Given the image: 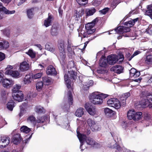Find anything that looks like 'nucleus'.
Returning <instances> with one entry per match:
<instances>
[{
    "label": "nucleus",
    "instance_id": "nucleus-58",
    "mask_svg": "<svg viewBox=\"0 0 152 152\" xmlns=\"http://www.w3.org/2000/svg\"><path fill=\"white\" fill-rule=\"evenodd\" d=\"M20 111L19 115L20 117H21L23 115L24 113V109L23 107V106L21 105L20 106Z\"/></svg>",
    "mask_w": 152,
    "mask_h": 152
},
{
    "label": "nucleus",
    "instance_id": "nucleus-43",
    "mask_svg": "<svg viewBox=\"0 0 152 152\" xmlns=\"http://www.w3.org/2000/svg\"><path fill=\"white\" fill-rule=\"evenodd\" d=\"M145 61L146 63L147 64L152 63V55H150L147 56L146 57Z\"/></svg>",
    "mask_w": 152,
    "mask_h": 152
},
{
    "label": "nucleus",
    "instance_id": "nucleus-55",
    "mask_svg": "<svg viewBox=\"0 0 152 152\" xmlns=\"http://www.w3.org/2000/svg\"><path fill=\"white\" fill-rule=\"evenodd\" d=\"M75 66L74 62L73 61H69L67 67L69 68H71L74 67Z\"/></svg>",
    "mask_w": 152,
    "mask_h": 152
},
{
    "label": "nucleus",
    "instance_id": "nucleus-35",
    "mask_svg": "<svg viewBox=\"0 0 152 152\" xmlns=\"http://www.w3.org/2000/svg\"><path fill=\"white\" fill-rule=\"evenodd\" d=\"M130 96V94L129 93H125L122 95V97H121V100L123 101V105L126 104V99Z\"/></svg>",
    "mask_w": 152,
    "mask_h": 152
},
{
    "label": "nucleus",
    "instance_id": "nucleus-1",
    "mask_svg": "<svg viewBox=\"0 0 152 152\" xmlns=\"http://www.w3.org/2000/svg\"><path fill=\"white\" fill-rule=\"evenodd\" d=\"M107 96V95L103 94H97L92 93L89 96L91 102L94 104H100L103 102V99Z\"/></svg>",
    "mask_w": 152,
    "mask_h": 152
},
{
    "label": "nucleus",
    "instance_id": "nucleus-28",
    "mask_svg": "<svg viewBox=\"0 0 152 152\" xmlns=\"http://www.w3.org/2000/svg\"><path fill=\"white\" fill-rule=\"evenodd\" d=\"M25 53L28 55L32 58H35L36 56V53L32 49H29Z\"/></svg>",
    "mask_w": 152,
    "mask_h": 152
},
{
    "label": "nucleus",
    "instance_id": "nucleus-59",
    "mask_svg": "<svg viewBox=\"0 0 152 152\" xmlns=\"http://www.w3.org/2000/svg\"><path fill=\"white\" fill-rule=\"evenodd\" d=\"M100 0H94L93 4L94 6H97L99 5L100 4Z\"/></svg>",
    "mask_w": 152,
    "mask_h": 152
},
{
    "label": "nucleus",
    "instance_id": "nucleus-22",
    "mask_svg": "<svg viewBox=\"0 0 152 152\" xmlns=\"http://www.w3.org/2000/svg\"><path fill=\"white\" fill-rule=\"evenodd\" d=\"M21 140L20 134L18 133L14 135L13 137L12 142L15 144H17L20 143Z\"/></svg>",
    "mask_w": 152,
    "mask_h": 152
},
{
    "label": "nucleus",
    "instance_id": "nucleus-10",
    "mask_svg": "<svg viewBox=\"0 0 152 152\" xmlns=\"http://www.w3.org/2000/svg\"><path fill=\"white\" fill-rule=\"evenodd\" d=\"M12 95L14 99L18 102L22 101L23 99V95L21 91L12 93Z\"/></svg>",
    "mask_w": 152,
    "mask_h": 152
},
{
    "label": "nucleus",
    "instance_id": "nucleus-41",
    "mask_svg": "<svg viewBox=\"0 0 152 152\" xmlns=\"http://www.w3.org/2000/svg\"><path fill=\"white\" fill-rule=\"evenodd\" d=\"M68 96L69 101V104H72V101L73 99L72 98V96L71 92L70 91H69L68 92Z\"/></svg>",
    "mask_w": 152,
    "mask_h": 152
},
{
    "label": "nucleus",
    "instance_id": "nucleus-57",
    "mask_svg": "<svg viewBox=\"0 0 152 152\" xmlns=\"http://www.w3.org/2000/svg\"><path fill=\"white\" fill-rule=\"evenodd\" d=\"M109 10V8L108 7L105 8L103 10H100L99 12L102 14L104 15L106 14Z\"/></svg>",
    "mask_w": 152,
    "mask_h": 152
},
{
    "label": "nucleus",
    "instance_id": "nucleus-34",
    "mask_svg": "<svg viewBox=\"0 0 152 152\" xmlns=\"http://www.w3.org/2000/svg\"><path fill=\"white\" fill-rule=\"evenodd\" d=\"M20 130L23 132L28 133L31 131V129L26 126H23L21 127Z\"/></svg>",
    "mask_w": 152,
    "mask_h": 152
},
{
    "label": "nucleus",
    "instance_id": "nucleus-31",
    "mask_svg": "<svg viewBox=\"0 0 152 152\" xmlns=\"http://www.w3.org/2000/svg\"><path fill=\"white\" fill-rule=\"evenodd\" d=\"M142 117V113L141 112L135 113L134 120L137 121Z\"/></svg>",
    "mask_w": 152,
    "mask_h": 152
},
{
    "label": "nucleus",
    "instance_id": "nucleus-33",
    "mask_svg": "<svg viewBox=\"0 0 152 152\" xmlns=\"http://www.w3.org/2000/svg\"><path fill=\"white\" fill-rule=\"evenodd\" d=\"M31 77L29 75H26L24 78L23 80L24 83L25 85H28L31 82Z\"/></svg>",
    "mask_w": 152,
    "mask_h": 152
},
{
    "label": "nucleus",
    "instance_id": "nucleus-23",
    "mask_svg": "<svg viewBox=\"0 0 152 152\" xmlns=\"http://www.w3.org/2000/svg\"><path fill=\"white\" fill-rule=\"evenodd\" d=\"M97 21V19H94L92 22L88 23L85 25V28L86 30L92 29L96 22Z\"/></svg>",
    "mask_w": 152,
    "mask_h": 152
},
{
    "label": "nucleus",
    "instance_id": "nucleus-7",
    "mask_svg": "<svg viewBox=\"0 0 152 152\" xmlns=\"http://www.w3.org/2000/svg\"><path fill=\"white\" fill-rule=\"evenodd\" d=\"M79 78L83 85V87L86 90H87L90 86L93 84V81L92 80H89L85 77H79Z\"/></svg>",
    "mask_w": 152,
    "mask_h": 152
},
{
    "label": "nucleus",
    "instance_id": "nucleus-45",
    "mask_svg": "<svg viewBox=\"0 0 152 152\" xmlns=\"http://www.w3.org/2000/svg\"><path fill=\"white\" fill-rule=\"evenodd\" d=\"M42 75V72H40L37 74L33 75L32 76V78L33 79H37L40 78Z\"/></svg>",
    "mask_w": 152,
    "mask_h": 152
},
{
    "label": "nucleus",
    "instance_id": "nucleus-9",
    "mask_svg": "<svg viewBox=\"0 0 152 152\" xmlns=\"http://www.w3.org/2000/svg\"><path fill=\"white\" fill-rule=\"evenodd\" d=\"M10 141L9 137H0V147L1 148H5L9 144Z\"/></svg>",
    "mask_w": 152,
    "mask_h": 152
},
{
    "label": "nucleus",
    "instance_id": "nucleus-5",
    "mask_svg": "<svg viewBox=\"0 0 152 152\" xmlns=\"http://www.w3.org/2000/svg\"><path fill=\"white\" fill-rule=\"evenodd\" d=\"M78 137L81 144L84 140H86L87 143L90 145H93L95 144V142L90 137H87L85 135L81 134H78Z\"/></svg>",
    "mask_w": 152,
    "mask_h": 152
},
{
    "label": "nucleus",
    "instance_id": "nucleus-12",
    "mask_svg": "<svg viewBox=\"0 0 152 152\" xmlns=\"http://www.w3.org/2000/svg\"><path fill=\"white\" fill-rule=\"evenodd\" d=\"M143 94L144 95L143 98L141 101L139 103L138 106L140 105V107L143 108L149 106V105L150 104L149 103L150 102L149 100L146 97H145V92H143Z\"/></svg>",
    "mask_w": 152,
    "mask_h": 152
},
{
    "label": "nucleus",
    "instance_id": "nucleus-32",
    "mask_svg": "<svg viewBox=\"0 0 152 152\" xmlns=\"http://www.w3.org/2000/svg\"><path fill=\"white\" fill-rule=\"evenodd\" d=\"M93 131H99L101 129L100 126L99 125L98 123L96 122L94 125L91 128Z\"/></svg>",
    "mask_w": 152,
    "mask_h": 152
},
{
    "label": "nucleus",
    "instance_id": "nucleus-38",
    "mask_svg": "<svg viewBox=\"0 0 152 152\" xmlns=\"http://www.w3.org/2000/svg\"><path fill=\"white\" fill-rule=\"evenodd\" d=\"M33 11V9H31L27 10V16L29 18H31L33 17L34 15Z\"/></svg>",
    "mask_w": 152,
    "mask_h": 152
},
{
    "label": "nucleus",
    "instance_id": "nucleus-24",
    "mask_svg": "<svg viewBox=\"0 0 152 152\" xmlns=\"http://www.w3.org/2000/svg\"><path fill=\"white\" fill-rule=\"evenodd\" d=\"M58 33V27L55 25L53 26L51 30V34L53 36H57Z\"/></svg>",
    "mask_w": 152,
    "mask_h": 152
},
{
    "label": "nucleus",
    "instance_id": "nucleus-50",
    "mask_svg": "<svg viewBox=\"0 0 152 152\" xmlns=\"http://www.w3.org/2000/svg\"><path fill=\"white\" fill-rule=\"evenodd\" d=\"M145 97H146L147 99L149 100V102H152V93H149L145 92Z\"/></svg>",
    "mask_w": 152,
    "mask_h": 152
},
{
    "label": "nucleus",
    "instance_id": "nucleus-26",
    "mask_svg": "<svg viewBox=\"0 0 152 152\" xmlns=\"http://www.w3.org/2000/svg\"><path fill=\"white\" fill-rule=\"evenodd\" d=\"M104 111L105 115L111 117L114 114V112L108 108H105Z\"/></svg>",
    "mask_w": 152,
    "mask_h": 152
},
{
    "label": "nucleus",
    "instance_id": "nucleus-30",
    "mask_svg": "<svg viewBox=\"0 0 152 152\" xmlns=\"http://www.w3.org/2000/svg\"><path fill=\"white\" fill-rule=\"evenodd\" d=\"M84 109L82 108L78 109L75 113V115L78 117H81L84 114Z\"/></svg>",
    "mask_w": 152,
    "mask_h": 152
},
{
    "label": "nucleus",
    "instance_id": "nucleus-3",
    "mask_svg": "<svg viewBox=\"0 0 152 152\" xmlns=\"http://www.w3.org/2000/svg\"><path fill=\"white\" fill-rule=\"evenodd\" d=\"M66 44L63 40H61L59 41L58 47L59 51L60 58L63 60L66 56L65 47Z\"/></svg>",
    "mask_w": 152,
    "mask_h": 152
},
{
    "label": "nucleus",
    "instance_id": "nucleus-49",
    "mask_svg": "<svg viewBox=\"0 0 152 152\" xmlns=\"http://www.w3.org/2000/svg\"><path fill=\"white\" fill-rule=\"evenodd\" d=\"M78 3L80 5L84 6L88 3V0H76Z\"/></svg>",
    "mask_w": 152,
    "mask_h": 152
},
{
    "label": "nucleus",
    "instance_id": "nucleus-64",
    "mask_svg": "<svg viewBox=\"0 0 152 152\" xmlns=\"http://www.w3.org/2000/svg\"><path fill=\"white\" fill-rule=\"evenodd\" d=\"M134 76H133V77H137L139 76L140 75V73L139 72H137L136 71V72L134 74Z\"/></svg>",
    "mask_w": 152,
    "mask_h": 152
},
{
    "label": "nucleus",
    "instance_id": "nucleus-16",
    "mask_svg": "<svg viewBox=\"0 0 152 152\" xmlns=\"http://www.w3.org/2000/svg\"><path fill=\"white\" fill-rule=\"evenodd\" d=\"M46 73L48 75H56L57 74V72L55 69L52 65L50 66L47 67Z\"/></svg>",
    "mask_w": 152,
    "mask_h": 152
},
{
    "label": "nucleus",
    "instance_id": "nucleus-47",
    "mask_svg": "<svg viewBox=\"0 0 152 152\" xmlns=\"http://www.w3.org/2000/svg\"><path fill=\"white\" fill-rule=\"evenodd\" d=\"M116 58L117 59V61L119 60V62L120 63H121L124 58V55L121 54H119L117 56H116Z\"/></svg>",
    "mask_w": 152,
    "mask_h": 152
},
{
    "label": "nucleus",
    "instance_id": "nucleus-46",
    "mask_svg": "<svg viewBox=\"0 0 152 152\" xmlns=\"http://www.w3.org/2000/svg\"><path fill=\"white\" fill-rule=\"evenodd\" d=\"M35 111L38 113H42L45 112L44 109L40 107H37L35 109Z\"/></svg>",
    "mask_w": 152,
    "mask_h": 152
},
{
    "label": "nucleus",
    "instance_id": "nucleus-18",
    "mask_svg": "<svg viewBox=\"0 0 152 152\" xmlns=\"http://www.w3.org/2000/svg\"><path fill=\"white\" fill-rule=\"evenodd\" d=\"M0 11H2L6 14H13L15 13V10L9 11L3 5V4L0 2Z\"/></svg>",
    "mask_w": 152,
    "mask_h": 152
},
{
    "label": "nucleus",
    "instance_id": "nucleus-21",
    "mask_svg": "<svg viewBox=\"0 0 152 152\" xmlns=\"http://www.w3.org/2000/svg\"><path fill=\"white\" fill-rule=\"evenodd\" d=\"M139 20V18H137L134 19H131L128 22L125 23V25L129 28L134 26L135 23Z\"/></svg>",
    "mask_w": 152,
    "mask_h": 152
},
{
    "label": "nucleus",
    "instance_id": "nucleus-60",
    "mask_svg": "<svg viewBox=\"0 0 152 152\" xmlns=\"http://www.w3.org/2000/svg\"><path fill=\"white\" fill-rule=\"evenodd\" d=\"M5 58L4 53L2 52H0V61L4 60Z\"/></svg>",
    "mask_w": 152,
    "mask_h": 152
},
{
    "label": "nucleus",
    "instance_id": "nucleus-48",
    "mask_svg": "<svg viewBox=\"0 0 152 152\" xmlns=\"http://www.w3.org/2000/svg\"><path fill=\"white\" fill-rule=\"evenodd\" d=\"M43 81L46 85L49 84L51 82V80L48 77H43Z\"/></svg>",
    "mask_w": 152,
    "mask_h": 152
},
{
    "label": "nucleus",
    "instance_id": "nucleus-63",
    "mask_svg": "<svg viewBox=\"0 0 152 152\" xmlns=\"http://www.w3.org/2000/svg\"><path fill=\"white\" fill-rule=\"evenodd\" d=\"M130 28L128 27L124 26V33L125 32H127L130 31Z\"/></svg>",
    "mask_w": 152,
    "mask_h": 152
},
{
    "label": "nucleus",
    "instance_id": "nucleus-36",
    "mask_svg": "<svg viewBox=\"0 0 152 152\" xmlns=\"http://www.w3.org/2000/svg\"><path fill=\"white\" fill-rule=\"evenodd\" d=\"M135 112L132 110L129 111L127 114V116L129 119L131 120L133 119L134 120V115Z\"/></svg>",
    "mask_w": 152,
    "mask_h": 152
},
{
    "label": "nucleus",
    "instance_id": "nucleus-11",
    "mask_svg": "<svg viewBox=\"0 0 152 152\" xmlns=\"http://www.w3.org/2000/svg\"><path fill=\"white\" fill-rule=\"evenodd\" d=\"M5 73L6 75H10L12 77L15 78H19L21 76L20 72L17 70H8L6 71Z\"/></svg>",
    "mask_w": 152,
    "mask_h": 152
},
{
    "label": "nucleus",
    "instance_id": "nucleus-4",
    "mask_svg": "<svg viewBox=\"0 0 152 152\" xmlns=\"http://www.w3.org/2000/svg\"><path fill=\"white\" fill-rule=\"evenodd\" d=\"M85 107L91 115L97 116L99 114V112L95 107L90 105L88 103H86L85 104Z\"/></svg>",
    "mask_w": 152,
    "mask_h": 152
},
{
    "label": "nucleus",
    "instance_id": "nucleus-39",
    "mask_svg": "<svg viewBox=\"0 0 152 152\" xmlns=\"http://www.w3.org/2000/svg\"><path fill=\"white\" fill-rule=\"evenodd\" d=\"M43 83L42 81L38 82L36 84V88L38 91H40L42 89Z\"/></svg>",
    "mask_w": 152,
    "mask_h": 152
},
{
    "label": "nucleus",
    "instance_id": "nucleus-6",
    "mask_svg": "<svg viewBox=\"0 0 152 152\" xmlns=\"http://www.w3.org/2000/svg\"><path fill=\"white\" fill-rule=\"evenodd\" d=\"M107 104L109 106L113 107L116 109L119 108L121 106L119 101L115 98L109 99L107 101Z\"/></svg>",
    "mask_w": 152,
    "mask_h": 152
},
{
    "label": "nucleus",
    "instance_id": "nucleus-42",
    "mask_svg": "<svg viewBox=\"0 0 152 152\" xmlns=\"http://www.w3.org/2000/svg\"><path fill=\"white\" fill-rule=\"evenodd\" d=\"M96 122L94 120L90 118L88 119L87 120V123L91 128Z\"/></svg>",
    "mask_w": 152,
    "mask_h": 152
},
{
    "label": "nucleus",
    "instance_id": "nucleus-62",
    "mask_svg": "<svg viewBox=\"0 0 152 152\" xmlns=\"http://www.w3.org/2000/svg\"><path fill=\"white\" fill-rule=\"evenodd\" d=\"M4 35L8 37H9L10 34V31L9 30H5L4 32Z\"/></svg>",
    "mask_w": 152,
    "mask_h": 152
},
{
    "label": "nucleus",
    "instance_id": "nucleus-53",
    "mask_svg": "<svg viewBox=\"0 0 152 152\" xmlns=\"http://www.w3.org/2000/svg\"><path fill=\"white\" fill-rule=\"evenodd\" d=\"M126 57L129 61H130L133 58L132 55H131L130 53L128 52L126 53Z\"/></svg>",
    "mask_w": 152,
    "mask_h": 152
},
{
    "label": "nucleus",
    "instance_id": "nucleus-25",
    "mask_svg": "<svg viewBox=\"0 0 152 152\" xmlns=\"http://www.w3.org/2000/svg\"><path fill=\"white\" fill-rule=\"evenodd\" d=\"M146 15L149 16L152 19V5H148L147 7V10L146 11Z\"/></svg>",
    "mask_w": 152,
    "mask_h": 152
},
{
    "label": "nucleus",
    "instance_id": "nucleus-37",
    "mask_svg": "<svg viewBox=\"0 0 152 152\" xmlns=\"http://www.w3.org/2000/svg\"><path fill=\"white\" fill-rule=\"evenodd\" d=\"M71 44L68 41V45L67 47V50L69 52V53L72 55L73 54H74V52L72 49L71 47Z\"/></svg>",
    "mask_w": 152,
    "mask_h": 152
},
{
    "label": "nucleus",
    "instance_id": "nucleus-44",
    "mask_svg": "<svg viewBox=\"0 0 152 152\" xmlns=\"http://www.w3.org/2000/svg\"><path fill=\"white\" fill-rule=\"evenodd\" d=\"M21 86L19 84H16L15 85L12 89V93L18 92L20 91L19 90L21 88Z\"/></svg>",
    "mask_w": 152,
    "mask_h": 152
},
{
    "label": "nucleus",
    "instance_id": "nucleus-27",
    "mask_svg": "<svg viewBox=\"0 0 152 152\" xmlns=\"http://www.w3.org/2000/svg\"><path fill=\"white\" fill-rule=\"evenodd\" d=\"M96 11V9L94 8H92L86 9V12L87 16H90L93 15Z\"/></svg>",
    "mask_w": 152,
    "mask_h": 152
},
{
    "label": "nucleus",
    "instance_id": "nucleus-40",
    "mask_svg": "<svg viewBox=\"0 0 152 152\" xmlns=\"http://www.w3.org/2000/svg\"><path fill=\"white\" fill-rule=\"evenodd\" d=\"M14 107V104L13 102H9L7 104V107L10 111H12Z\"/></svg>",
    "mask_w": 152,
    "mask_h": 152
},
{
    "label": "nucleus",
    "instance_id": "nucleus-19",
    "mask_svg": "<svg viewBox=\"0 0 152 152\" xmlns=\"http://www.w3.org/2000/svg\"><path fill=\"white\" fill-rule=\"evenodd\" d=\"M9 46V43L7 41H1L0 42V49H6L8 48Z\"/></svg>",
    "mask_w": 152,
    "mask_h": 152
},
{
    "label": "nucleus",
    "instance_id": "nucleus-17",
    "mask_svg": "<svg viewBox=\"0 0 152 152\" xmlns=\"http://www.w3.org/2000/svg\"><path fill=\"white\" fill-rule=\"evenodd\" d=\"M110 70L115 73L120 74L122 72L123 68L121 66L116 65L111 68Z\"/></svg>",
    "mask_w": 152,
    "mask_h": 152
},
{
    "label": "nucleus",
    "instance_id": "nucleus-61",
    "mask_svg": "<svg viewBox=\"0 0 152 152\" xmlns=\"http://www.w3.org/2000/svg\"><path fill=\"white\" fill-rule=\"evenodd\" d=\"M87 33L88 34H91L94 32L95 31L94 28L92 29H90L89 30H87Z\"/></svg>",
    "mask_w": 152,
    "mask_h": 152
},
{
    "label": "nucleus",
    "instance_id": "nucleus-2",
    "mask_svg": "<svg viewBox=\"0 0 152 152\" xmlns=\"http://www.w3.org/2000/svg\"><path fill=\"white\" fill-rule=\"evenodd\" d=\"M77 78V73L73 71H68L67 74H65L64 76V79L65 81L67 87L69 88L70 87L71 82L69 78H72L74 80H75Z\"/></svg>",
    "mask_w": 152,
    "mask_h": 152
},
{
    "label": "nucleus",
    "instance_id": "nucleus-52",
    "mask_svg": "<svg viewBox=\"0 0 152 152\" xmlns=\"http://www.w3.org/2000/svg\"><path fill=\"white\" fill-rule=\"evenodd\" d=\"M45 48L46 49L51 52L54 51L55 50L53 48L51 47L48 44L45 45Z\"/></svg>",
    "mask_w": 152,
    "mask_h": 152
},
{
    "label": "nucleus",
    "instance_id": "nucleus-54",
    "mask_svg": "<svg viewBox=\"0 0 152 152\" xmlns=\"http://www.w3.org/2000/svg\"><path fill=\"white\" fill-rule=\"evenodd\" d=\"M116 30L117 32L119 33H124V26H120L118 27Z\"/></svg>",
    "mask_w": 152,
    "mask_h": 152
},
{
    "label": "nucleus",
    "instance_id": "nucleus-13",
    "mask_svg": "<svg viewBox=\"0 0 152 152\" xmlns=\"http://www.w3.org/2000/svg\"><path fill=\"white\" fill-rule=\"evenodd\" d=\"M116 55H111L107 57V61L108 64L110 65L115 64L117 61Z\"/></svg>",
    "mask_w": 152,
    "mask_h": 152
},
{
    "label": "nucleus",
    "instance_id": "nucleus-56",
    "mask_svg": "<svg viewBox=\"0 0 152 152\" xmlns=\"http://www.w3.org/2000/svg\"><path fill=\"white\" fill-rule=\"evenodd\" d=\"M136 70L134 68L131 69L129 71L130 76L131 77H133V76H134V74L136 72Z\"/></svg>",
    "mask_w": 152,
    "mask_h": 152
},
{
    "label": "nucleus",
    "instance_id": "nucleus-8",
    "mask_svg": "<svg viewBox=\"0 0 152 152\" xmlns=\"http://www.w3.org/2000/svg\"><path fill=\"white\" fill-rule=\"evenodd\" d=\"M45 117H41L39 119H38L36 121V118L33 115H31L28 117L27 118V122L29 124L34 125L36 124V122L38 123H43L45 121Z\"/></svg>",
    "mask_w": 152,
    "mask_h": 152
},
{
    "label": "nucleus",
    "instance_id": "nucleus-14",
    "mask_svg": "<svg viewBox=\"0 0 152 152\" xmlns=\"http://www.w3.org/2000/svg\"><path fill=\"white\" fill-rule=\"evenodd\" d=\"M1 82L4 88H9L13 84V82L12 80L8 79H3Z\"/></svg>",
    "mask_w": 152,
    "mask_h": 152
},
{
    "label": "nucleus",
    "instance_id": "nucleus-51",
    "mask_svg": "<svg viewBox=\"0 0 152 152\" xmlns=\"http://www.w3.org/2000/svg\"><path fill=\"white\" fill-rule=\"evenodd\" d=\"M73 17L76 20H78L80 18L79 12L77 10L75 11Z\"/></svg>",
    "mask_w": 152,
    "mask_h": 152
},
{
    "label": "nucleus",
    "instance_id": "nucleus-15",
    "mask_svg": "<svg viewBox=\"0 0 152 152\" xmlns=\"http://www.w3.org/2000/svg\"><path fill=\"white\" fill-rule=\"evenodd\" d=\"M29 65L26 61H23L21 63L20 65L19 69L22 72H24L28 70Z\"/></svg>",
    "mask_w": 152,
    "mask_h": 152
},
{
    "label": "nucleus",
    "instance_id": "nucleus-20",
    "mask_svg": "<svg viewBox=\"0 0 152 152\" xmlns=\"http://www.w3.org/2000/svg\"><path fill=\"white\" fill-rule=\"evenodd\" d=\"M53 20V16L51 15H49L48 18L45 20L44 24V25L46 27H47L51 25Z\"/></svg>",
    "mask_w": 152,
    "mask_h": 152
},
{
    "label": "nucleus",
    "instance_id": "nucleus-29",
    "mask_svg": "<svg viewBox=\"0 0 152 152\" xmlns=\"http://www.w3.org/2000/svg\"><path fill=\"white\" fill-rule=\"evenodd\" d=\"M107 60L105 59L104 56H102L99 61V64L101 66L104 67L107 65Z\"/></svg>",
    "mask_w": 152,
    "mask_h": 152
}]
</instances>
